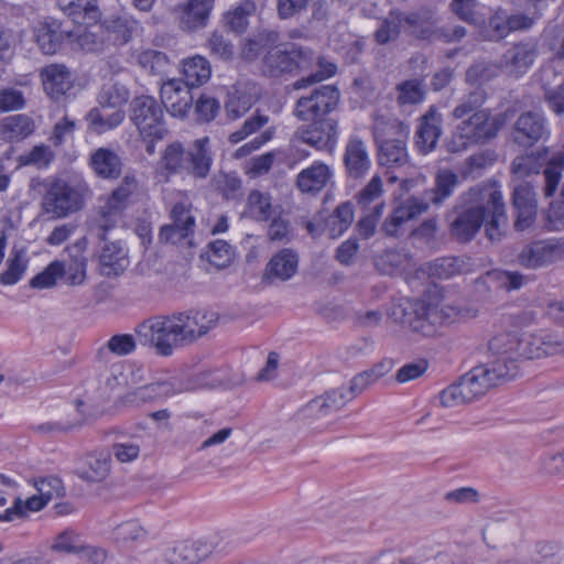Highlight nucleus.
I'll return each mask as SVG.
<instances>
[{
    "label": "nucleus",
    "mask_w": 564,
    "mask_h": 564,
    "mask_svg": "<svg viewBox=\"0 0 564 564\" xmlns=\"http://www.w3.org/2000/svg\"><path fill=\"white\" fill-rule=\"evenodd\" d=\"M547 153L549 149L544 148L538 153H531L516 158L511 163L512 174L520 180L533 174H539Z\"/></svg>",
    "instance_id": "obj_47"
},
{
    "label": "nucleus",
    "mask_w": 564,
    "mask_h": 564,
    "mask_svg": "<svg viewBox=\"0 0 564 564\" xmlns=\"http://www.w3.org/2000/svg\"><path fill=\"white\" fill-rule=\"evenodd\" d=\"M213 552V543L207 540L181 541L165 552L169 564H198Z\"/></svg>",
    "instance_id": "obj_17"
},
{
    "label": "nucleus",
    "mask_w": 564,
    "mask_h": 564,
    "mask_svg": "<svg viewBox=\"0 0 564 564\" xmlns=\"http://www.w3.org/2000/svg\"><path fill=\"white\" fill-rule=\"evenodd\" d=\"M441 133V118L434 110H430L422 117L415 134V144L419 151L426 154L434 150Z\"/></svg>",
    "instance_id": "obj_32"
},
{
    "label": "nucleus",
    "mask_w": 564,
    "mask_h": 564,
    "mask_svg": "<svg viewBox=\"0 0 564 564\" xmlns=\"http://www.w3.org/2000/svg\"><path fill=\"white\" fill-rule=\"evenodd\" d=\"M549 133L545 119L538 112L522 113L513 127V139L517 143L531 147Z\"/></svg>",
    "instance_id": "obj_20"
},
{
    "label": "nucleus",
    "mask_w": 564,
    "mask_h": 564,
    "mask_svg": "<svg viewBox=\"0 0 564 564\" xmlns=\"http://www.w3.org/2000/svg\"><path fill=\"white\" fill-rule=\"evenodd\" d=\"M69 44L74 48L85 52H100L106 44L105 30L102 25H97L95 30H87L83 26L72 29Z\"/></svg>",
    "instance_id": "obj_41"
},
{
    "label": "nucleus",
    "mask_w": 564,
    "mask_h": 564,
    "mask_svg": "<svg viewBox=\"0 0 564 564\" xmlns=\"http://www.w3.org/2000/svg\"><path fill=\"white\" fill-rule=\"evenodd\" d=\"M339 99L340 93L336 86L321 85L296 99L292 116L301 122L329 118Z\"/></svg>",
    "instance_id": "obj_9"
},
{
    "label": "nucleus",
    "mask_w": 564,
    "mask_h": 564,
    "mask_svg": "<svg viewBox=\"0 0 564 564\" xmlns=\"http://www.w3.org/2000/svg\"><path fill=\"white\" fill-rule=\"evenodd\" d=\"M57 7L68 17L76 21L79 17H88L96 20L98 9L96 0H56Z\"/></svg>",
    "instance_id": "obj_56"
},
{
    "label": "nucleus",
    "mask_w": 564,
    "mask_h": 564,
    "mask_svg": "<svg viewBox=\"0 0 564 564\" xmlns=\"http://www.w3.org/2000/svg\"><path fill=\"white\" fill-rule=\"evenodd\" d=\"M187 150L178 141L166 145L163 151L160 164L169 174L186 172Z\"/></svg>",
    "instance_id": "obj_49"
},
{
    "label": "nucleus",
    "mask_w": 564,
    "mask_h": 564,
    "mask_svg": "<svg viewBox=\"0 0 564 564\" xmlns=\"http://www.w3.org/2000/svg\"><path fill=\"white\" fill-rule=\"evenodd\" d=\"M391 315L398 323L426 337L436 333V326L443 319L438 306L412 299H404L394 305Z\"/></svg>",
    "instance_id": "obj_8"
},
{
    "label": "nucleus",
    "mask_w": 564,
    "mask_h": 564,
    "mask_svg": "<svg viewBox=\"0 0 564 564\" xmlns=\"http://www.w3.org/2000/svg\"><path fill=\"white\" fill-rule=\"evenodd\" d=\"M429 203L425 198L410 196L403 203L393 208L392 213L384 220L382 229L388 236H397L408 221L417 218L426 213Z\"/></svg>",
    "instance_id": "obj_15"
},
{
    "label": "nucleus",
    "mask_w": 564,
    "mask_h": 564,
    "mask_svg": "<svg viewBox=\"0 0 564 564\" xmlns=\"http://www.w3.org/2000/svg\"><path fill=\"white\" fill-rule=\"evenodd\" d=\"M336 70V64L325 56L295 44L272 48L263 57V73L271 77L293 72H310L308 76L293 83L295 90L326 80L334 76Z\"/></svg>",
    "instance_id": "obj_3"
},
{
    "label": "nucleus",
    "mask_w": 564,
    "mask_h": 564,
    "mask_svg": "<svg viewBox=\"0 0 564 564\" xmlns=\"http://www.w3.org/2000/svg\"><path fill=\"white\" fill-rule=\"evenodd\" d=\"M35 41L40 50L47 55L57 53L64 43L69 44L72 29L57 20L40 22L34 30Z\"/></svg>",
    "instance_id": "obj_14"
},
{
    "label": "nucleus",
    "mask_w": 564,
    "mask_h": 564,
    "mask_svg": "<svg viewBox=\"0 0 564 564\" xmlns=\"http://www.w3.org/2000/svg\"><path fill=\"white\" fill-rule=\"evenodd\" d=\"M55 154L48 145L39 144L29 152L20 155L19 162L22 165H34L39 169L47 167L54 160Z\"/></svg>",
    "instance_id": "obj_63"
},
{
    "label": "nucleus",
    "mask_w": 564,
    "mask_h": 564,
    "mask_svg": "<svg viewBox=\"0 0 564 564\" xmlns=\"http://www.w3.org/2000/svg\"><path fill=\"white\" fill-rule=\"evenodd\" d=\"M43 89L54 100H58L73 86L72 74L63 64H50L40 72Z\"/></svg>",
    "instance_id": "obj_22"
},
{
    "label": "nucleus",
    "mask_w": 564,
    "mask_h": 564,
    "mask_svg": "<svg viewBox=\"0 0 564 564\" xmlns=\"http://www.w3.org/2000/svg\"><path fill=\"white\" fill-rule=\"evenodd\" d=\"M538 56L534 44L520 42L509 47L500 58L501 69L510 76L520 77L532 66Z\"/></svg>",
    "instance_id": "obj_16"
},
{
    "label": "nucleus",
    "mask_w": 564,
    "mask_h": 564,
    "mask_svg": "<svg viewBox=\"0 0 564 564\" xmlns=\"http://www.w3.org/2000/svg\"><path fill=\"white\" fill-rule=\"evenodd\" d=\"M127 207L128 205L124 202L115 197L112 194L104 199V203L98 209V217L96 218L97 236L100 240H106V232L117 226Z\"/></svg>",
    "instance_id": "obj_31"
},
{
    "label": "nucleus",
    "mask_w": 564,
    "mask_h": 564,
    "mask_svg": "<svg viewBox=\"0 0 564 564\" xmlns=\"http://www.w3.org/2000/svg\"><path fill=\"white\" fill-rule=\"evenodd\" d=\"M474 270L471 259L462 257L437 258L422 267V271L431 278L449 279L458 274H467Z\"/></svg>",
    "instance_id": "obj_23"
},
{
    "label": "nucleus",
    "mask_w": 564,
    "mask_h": 564,
    "mask_svg": "<svg viewBox=\"0 0 564 564\" xmlns=\"http://www.w3.org/2000/svg\"><path fill=\"white\" fill-rule=\"evenodd\" d=\"M297 269V253L292 249L284 248L269 260L264 275L270 280L288 281L295 275Z\"/></svg>",
    "instance_id": "obj_28"
},
{
    "label": "nucleus",
    "mask_w": 564,
    "mask_h": 564,
    "mask_svg": "<svg viewBox=\"0 0 564 564\" xmlns=\"http://www.w3.org/2000/svg\"><path fill=\"white\" fill-rule=\"evenodd\" d=\"M333 171L324 162L315 161L311 166L302 170L296 176V187L305 194H318L332 181Z\"/></svg>",
    "instance_id": "obj_24"
},
{
    "label": "nucleus",
    "mask_w": 564,
    "mask_h": 564,
    "mask_svg": "<svg viewBox=\"0 0 564 564\" xmlns=\"http://www.w3.org/2000/svg\"><path fill=\"white\" fill-rule=\"evenodd\" d=\"M135 61L144 72L153 76H163L171 67L167 54L154 48L139 51L135 54Z\"/></svg>",
    "instance_id": "obj_45"
},
{
    "label": "nucleus",
    "mask_w": 564,
    "mask_h": 564,
    "mask_svg": "<svg viewBox=\"0 0 564 564\" xmlns=\"http://www.w3.org/2000/svg\"><path fill=\"white\" fill-rule=\"evenodd\" d=\"M512 204L517 213V229H527L533 223L536 214L533 188L528 183L517 185L513 189Z\"/></svg>",
    "instance_id": "obj_26"
},
{
    "label": "nucleus",
    "mask_w": 564,
    "mask_h": 564,
    "mask_svg": "<svg viewBox=\"0 0 564 564\" xmlns=\"http://www.w3.org/2000/svg\"><path fill=\"white\" fill-rule=\"evenodd\" d=\"M397 89L399 91L398 102L401 105L419 104L424 98V89L419 79L402 82L397 86Z\"/></svg>",
    "instance_id": "obj_64"
},
{
    "label": "nucleus",
    "mask_w": 564,
    "mask_h": 564,
    "mask_svg": "<svg viewBox=\"0 0 564 564\" xmlns=\"http://www.w3.org/2000/svg\"><path fill=\"white\" fill-rule=\"evenodd\" d=\"M215 0H189L180 18V26L185 31H194L207 24Z\"/></svg>",
    "instance_id": "obj_34"
},
{
    "label": "nucleus",
    "mask_w": 564,
    "mask_h": 564,
    "mask_svg": "<svg viewBox=\"0 0 564 564\" xmlns=\"http://www.w3.org/2000/svg\"><path fill=\"white\" fill-rule=\"evenodd\" d=\"M344 163L347 174L352 178L362 177L370 167V158L364 141L350 138L346 144Z\"/></svg>",
    "instance_id": "obj_27"
},
{
    "label": "nucleus",
    "mask_w": 564,
    "mask_h": 564,
    "mask_svg": "<svg viewBox=\"0 0 564 564\" xmlns=\"http://www.w3.org/2000/svg\"><path fill=\"white\" fill-rule=\"evenodd\" d=\"M128 88L119 83L104 85L98 95V105L113 110L121 109L129 100Z\"/></svg>",
    "instance_id": "obj_54"
},
{
    "label": "nucleus",
    "mask_w": 564,
    "mask_h": 564,
    "mask_svg": "<svg viewBox=\"0 0 564 564\" xmlns=\"http://www.w3.org/2000/svg\"><path fill=\"white\" fill-rule=\"evenodd\" d=\"M181 74L184 79L183 84L189 88L199 87L209 80L212 66L206 57L194 55L182 61Z\"/></svg>",
    "instance_id": "obj_35"
},
{
    "label": "nucleus",
    "mask_w": 564,
    "mask_h": 564,
    "mask_svg": "<svg viewBox=\"0 0 564 564\" xmlns=\"http://www.w3.org/2000/svg\"><path fill=\"white\" fill-rule=\"evenodd\" d=\"M458 175L448 169L440 170L435 175L434 187L425 191L426 202L433 205H441L445 199L451 197L458 185Z\"/></svg>",
    "instance_id": "obj_40"
},
{
    "label": "nucleus",
    "mask_w": 564,
    "mask_h": 564,
    "mask_svg": "<svg viewBox=\"0 0 564 564\" xmlns=\"http://www.w3.org/2000/svg\"><path fill=\"white\" fill-rule=\"evenodd\" d=\"M338 122L334 118L303 122L294 138L319 151L332 152L337 143Z\"/></svg>",
    "instance_id": "obj_13"
},
{
    "label": "nucleus",
    "mask_w": 564,
    "mask_h": 564,
    "mask_svg": "<svg viewBox=\"0 0 564 564\" xmlns=\"http://www.w3.org/2000/svg\"><path fill=\"white\" fill-rule=\"evenodd\" d=\"M510 378H512V368L502 365L501 360L494 361L490 366L474 367L460 377L473 401Z\"/></svg>",
    "instance_id": "obj_12"
},
{
    "label": "nucleus",
    "mask_w": 564,
    "mask_h": 564,
    "mask_svg": "<svg viewBox=\"0 0 564 564\" xmlns=\"http://www.w3.org/2000/svg\"><path fill=\"white\" fill-rule=\"evenodd\" d=\"M48 502L40 494L39 496H32L26 500L17 498L13 506L8 508L3 513H0V521H12L14 518H22L26 514V511H40Z\"/></svg>",
    "instance_id": "obj_55"
},
{
    "label": "nucleus",
    "mask_w": 564,
    "mask_h": 564,
    "mask_svg": "<svg viewBox=\"0 0 564 564\" xmlns=\"http://www.w3.org/2000/svg\"><path fill=\"white\" fill-rule=\"evenodd\" d=\"M213 183L227 200H238L242 196V182L235 173H219L213 178Z\"/></svg>",
    "instance_id": "obj_57"
},
{
    "label": "nucleus",
    "mask_w": 564,
    "mask_h": 564,
    "mask_svg": "<svg viewBox=\"0 0 564 564\" xmlns=\"http://www.w3.org/2000/svg\"><path fill=\"white\" fill-rule=\"evenodd\" d=\"M456 217L451 224V234L457 240L470 241L485 220L486 234L491 241L499 240L507 226L502 194L491 183L477 184L464 192L455 205Z\"/></svg>",
    "instance_id": "obj_1"
},
{
    "label": "nucleus",
    "mask_w": 564,
    "mask_h": 564,
    "mask_svg": "<svg viewBox=\"0 0 564 564\" xmlns=\"http://www.w3.org/2000/svg\"><path fill=\"white\" fill-rule=\"evenodd\" d=\"M466 35V29L460 25L453 28H437L434 21L433 12L424 9L423 29L421 30V40L443 41L445 43L457 42Z\"/></svg>",
    "instance_id": "obj_37"
},
{
    "label": "nucleus",
    "mask_w": 564,
    "mask_h": 564,
    "mask_svg": "<svg viewBox=\"0 0 564 564\" xmlns=\"http://www.w3.org/2000/svg\"><path fill=\"white\" fill-rule=\"evenodd\" d=\"M161 100L174 117H184L192 107L191 88L180 79H170L161 86Z\"/></svg>",
    "instance_id": "obj_19"
},
{
    "label": "nucleus",
    "mask_w": 564,
    "mask_h": 564,
    "mask_svg": "<svg viewBox=\"0 0 564 564\" xmlns=\"http://www.w3.org/2000/svg\"><path fill=\"white\" fill-rule=\"evenodd\" d=\"M138 29V23L128 18H117L104 26L106 41H112L115 44H126Z\"/></svg>",
    "instance_id": "obj_50"
},
{
    "label": "nucleus",
    "mask_w": 564,
    "mask_h": 564,
    "mask_svg": "<svg viewBox=\"0 0 564 564\" xmlns=\"http://www.w3.org/2000/svg\"><path fill=\"white\" fill-rule=\"evenodd\" d=\"M65 263L55 260L51 262L42 272L30 280L32 289H50L56 284L58 278L63 276Z\"/></svg>",
    "instance_id": "obj_60"
},
{
    "label": "nucleus",
    "mask_w": 564,
    "mask_h": 564,
    "mask_svg": "<svg viewBox=\"0 0 564 564\" xmlns=\"http://www.w3.org/2000/svg\"><path fill=\"white\" fill-rule=\"evenodd\" d=\"M109 108H93L86 116L89 128L97 133H104L120 126L126 117L122 109L108 112Z\"/></svg>",
    "instance_id": "obj_46"
},
{
    "label": "nucleus",
    "mask_w": 564,
    "mask_h": 564,
    "mask_svg": "<svg viewBox=\"0 0 564 564\" xmlns=\"http://www.w3.org/2000/svg\"><path fill=\"white\" fill-rule=\"evenodd\" d=\"M88 186L79 181L53 180L41 202V214L48 219H59L80 210L84 206Z\"/></svg>",
    "instance_id": "obj_4"
},
{
    "label": "nucleus",
    "mask_w": 564,
    "mask_h": 564,
    "mask_svg": "<svg viewBox=\"0 0 564 564\" xmlns=\"http://www.w3.org/2000/svg\"><path fill=\"white\" fill-rule=\"evenodd\" d=\"M354 221V207L350 202L341 203L330 215L327 226L329 237L335 239L340 237Z\"/></svg>",
    "instance_id": "obj_53"
},
{
    "label": "nucleus",
    "mask_w": 564,
    "mask_h": 564,
    "mask_svg": "<svg viewBox=\"0 0 564 564\" xmlns=\"http://www.w3.org/2000/svg\"><path fill=\"white\" fill-rule=\"evenodd\" d=\"M521 334L501 333L494 336L489 341V349L498 356L496 361L512 368V378L517 375L518 362L520 361Z\"/></svg>",
    "instance_id": "obj_21"
},
{
    "label": "nucleus",
    "mask_w": 564,
    "mask_h": 564,
    "mask_svg": "<svg viewBox=\"0 0 564 564\" xmlns=\"http://www.w3.org/2000/svg\"><path fill=\"white\" fill-rule=\"evenodd\" d=\"M130 118L142 140L148 142L147 152L153 154L154 141L162 140L169 132L162 106L153 97H138L131 102Z\"/></svg>",
    "instance_id": "obj_7"
},
{
    "label": "nucleus",
    "mask_w": 564,
    "mask_h": 564,
    "mask_svg": "<svg viewBox=\"0 0 564 564\" xmlns=\"http://www.w3.org/2000/svg\"><path fill=\"white\" fill-rule=\"evenodd\" d=\"M486 97L482 90L476 89L470 91L468 95L464 96L453 109L452 117L456 120H460L471 117V113L481 112L484 110L481 107Z\"/></svg>",
    "instance_id": "obj_58"
},
{
    "label": "nucleus",
    "mask_w": 564,
    "mask_h": 564,
    "mask_svg": "<svg viewBox=\"0 0 564 564\" xmlns=\"http://www.w3.org/2000/svg\"><path fill=\"white\" fill-rule=\"evenodd\" d=\"M6 264V270L0 274V283L2 285H13L20 281L26 270L28 259L25 251L13 248Z\"/></svg>",
    "instance_id": "obj_51"
},
{
    "label": "nucleus",
    "mask_w": 564,
    "mask_h": 564,
    "mask_svg": "<svg viewBox=\"0 0 564 564\" xmlns=\"http://www.w3.org/2000/svg\"><path fill=\"white\" fill-rule=\"evenodd\" d=\"M111 470V454L108 452L90 453L85 457L84 465L77 469V476L89 482L105 480Z\"/></svg>",
    "instance_id": "obj_33"
},
{
    "label": "nucleus",
    "mask_w": 564,
    "mask_h": 564,
    "mask_svg": "<svg viewBox=\"0 0 564 564\" xmlns=\"http://www.w3.org/2000/svg\"><path fill=\"white\" fill-rule=\"evenodd\" d=\"M564 167V145L561 150L554 152L546 161L544 169L545 185L543 192L545 197L554 195L561 180L562 170Z\"/></svg>",
    "instance_id": "obj_52"
},
{
    "label": "nucleus",
    "mask_w": 564,
    "mask_h": 564,
    "mask_svg": "<svg viewBox=\"0 0 564 564\" xmlns=\"http://www.w3.org/2000/svg\"><path fill=\"white\" fill-rule=\"evenodd\" d=\"M561 248L553 240H539L522 248L518 254L519 263L528 269L546 267L560 257Z\"/></svg>",
    "instance_id": "obj_18"
},
{
    "label": "nucleus",
    "mask_w": 564,
    "mask_h": 564,
    "mask_svg": "<svg viewBox=\"0 0 564 564\" xmlns=\"http://www.w3.org/2000/svg\"><path fill=\"white\" fill-rule=\"evenodd\" d=\"M424 9L412 12L401 10H391L388 15L381 20L378 29L373 33L377 44L386 45L399 39L401 31L421 40V30L423 29Z\"/></svg>",
    "instance_id": "obj_10"
},
{
    "label": "nucleus",
    "mask_w": 564,
    "mask_h": 564,
    "mask_svg": "<svg viewBox=\"0 0 564 564\" xmlns=\"http://www.w3.org/2000/svg\"><path fill=\"white\" fill-rule=\"evenodd\" d=\"M186 173L199 180L209 175L213 164V154L209 148V138L196 139L187 150Z\"/></svg>",
    "instance_id": "obj_25"
},
{
    "label": "nucleus",
    "mask_w": 564,
    "mask_h": 564,
    "mask_svg": "<svg viewBox=\"0 0 564 564\" xmlns=\"http://www.w3.org/2000/svg\"><path fill=\"white\" fill-rule=\"evenodd\" d=\"M137 340L138 338L131 334H116L97 349L96 359L100 362H108L111 356H128L137 349Z\"/></svg>",
    "instance_id": "obj_39"
},
{
    "label": "nucleus",
    "mask_w": 564,
    "mask_h": 564,
    "mask_svg": "<svg viewBox=\"0 0 564 564\" xmlns=\"http://www.w3.org/2000/svg\"><path fill=\"white\" fill-rule=\"evenodd\" d=\"M217 321V313L205 311L153 316L138 324L134 333L141 345L169 357L175 348L189 345L207 334Z\"/></svg>",
    "instance_id": "obj_2"
},
{
    "label": "nucleus",
    "mask_w": 564,
    "mask_h": 564,
    "mask_svg": "<svg viewBox=\"0 0 564 564\" xmlns=\"http://www.w3.org/2000/svg\"><path fill=\"white\" fill-rule=\"evenodd\" d=\"M279 206L272 204V197L268 192L252 189L247 197V213L259 221H267L276 215Z\"/></svg>",
    "instance_id": "obj_44"
},
{
    "label": "nucleus",
    "mask_w": 564,
    "mask_h": 564,
    "mask_svg": "<svg viewBox=\"0 0 564 564\" xmlns=\"http://www.w3.org/2000/svg\"><path fill=\"white\" fill-rule=\"evenodd\" d=\"M99 272L105 276H117L129 265L127 251L120 242H106L99 254Z\"/></svg>",
    "instance_id": "obj_29"
},
{
    "label": "nucleus",
    "mask_w": 564,
    "mask_h": 564,
    "mask_svg": "<svg viewBox=\"0 0 564 564\" xmlns=\"http://www.w3.org/2000/svg\"><path fill=\"white\" fill-rule=\"evenodd\" d=\"M50 550L58 554H78L89 550L97 561H104L106 553L101 549H90L83 544L80 534L73 529H66L59 532L52 541Z\"/></svg>",
    "instance_id": "obj_30"
},
{
    "label": "nucleus",
    "mask_w": 564,
    "mask_h": 564,
    "mask_svg": "<svg viewBox=\"0 0 564 564\" xmlns=\"http://www.w3.org/2000/svg\"><path fill=\"white\" fill-rule=\"evenodd\" d=\"M183 391L184 388L178 381L160 380L127 391L116 400V406L118 409H140L158 400L182 393Z\"/></svg>",
    "instance_id": "obj_11"
},
{
    "label": "nucleus",
    "mask_w": 564,
    "mask_h": 564,
    "mask_svg": "<svg viewBox=\"0 0 564 564\" xmlns=\"http://www.w3.org/2000/svg\"><path fill=\"white\" fill-rule=\"evenodd\" d=\"M468 392L469 391L466 390L462 379L459 378L457 382L441 391V405L444 408H455L471 402L473 400Z\"/></svg>",
    "instance_id": "obj_61"
},
{
    "label": "nucleus",
    "mask_w": 564,
    "mask_h": 564,
    "mask_svg": "<svg viewBox=\"0 0 564 564\" xmlns=\"http://www.w3.org/2000/svg\"><path fill=\"white\" fill-rule=\"evenodd\" d=\"M494 159L488 152H479L468 156L460 169V175L465 180L480 177L485 170L490 166Z\"/></svg>",
    "instance_id": "obj_59"
},
{
    "label": "nucleus",
    "mask_w": 564,
    "mask_h": 564,
    "mask_svg": "<svg viewBox=\"0 0 564 564\" xmlns=\"http://www.w3.org/2000/svg\"><path fill=\"white\" fill-rule=\"evenodd\" d=\"M208 261L217 269L228 267L234 260V250L231 246L225 240H215L209 245Z\"/></svg>",
    "instance_id": "obj_62"
},
{
    "label": "nucleus",
    "mask_w": 564,
    "mask_h": 564,
    "mask_svg": "<svg viewBox=\"0 0 564 564\" xmlns=\"http://www.w3.org/2000/svg\"><path fill=\"white\" fill-rule=\"evenodd\" d=\"M90 166L99 177L117 178L121 174L122 162L116 152L99 148L90 156Z\"/></svg>",
    "instance_id": "obj_42"
},
{
    "label": "nucleus",
    "mask_w": 564,
    "mask_h": 564,
    "mask_svg": "<svg viewBox=\"0 0 564 564\" xmlns=\"http://www.w3.org/2000/svg\"><path fill=\"white\" fill-rule=\"evenodd\" d=\"M383 193V182L379 175H375L355 196L357 206L361 210L375 212L376 215H382L386 208Z\"/></svg>",
    "instance_id": "obj_36"
},
{
    "label": "nucleus",
    "mask_w": 564,
    "mask_h": 564,
    "mask_svg": "<svg viewBox=\"0 0 564 564\" xmlns=\"http://www.w3.org/2000/svg\"><path fill=\"white\" fill-rule=\"evenodd\" d=\"M34 121L26 115L6 117L0 121V140L18 142L31 135L34 131Z\"/></svg>",
    "instance_id": "obj_38"
},
{
    "label": "nucleus",
    "mask_w": 564,
    "mask_h": 564,
    "mask_svg": "<svg viewBox=\"0 0 564 564\" xmlns=\"http://www.w3.org/2000/svg\"><path fill=\"white\" fill-rule=\"evenodd\" d=\"M446 142L447 151L459 153L475 144H484L494 139L500 124L491 117L489 110L471 113V117L460 119Z\"/></svg>",
    "instance_id": "obj_5"
},
{
    "label": "nucleus",
    "mask_w": 564,
    "mask_h": 564,
    "mask_svg": "<svg viewBox=\"0 0 564 564\" xmlns=\"http://www.w3.org/2000/svg\"><path fill=\"white\" fill-rule=\"evenodd\" d=\"M375 137L379 143L381 165L401 166L408 162L406 139L409 126L398 119L377 118L373 124Z\"/></svg>",
    "instance_id": "obj_6"
},
{
    "label": "nucleus",
    "mask_w": 564,
    "mask_h": 564,
    "mask_svg": "<svg viewBox=\"0 0 564 564\" xmlns=\"http://www.w3.org/2000/svg\"><path fill=\"white\" fill-rule=\"evenodd\" d=\"M148 538V531L138 520H129L118 524L112 532L113 542L121 549H133Z\"/></svg>",
    "instance_id": "obj_43"
},
{
    "label": "nucleus",
    "mask_w": 564,
    "mask_h": 564,
    "mask_svg": "<svg viewBox=\"0 0 564 564\" xmlns=\"http://www.w3.org/2000/svg\"><path fill=\"white\" fill-rule=\"evenodd\" d=\"M252 0H242L224 15L226 26L235 33H243L248 26V18L256 12Z\"/></svg>",
    "instance_id": "obj_48"
}]
</instances>
